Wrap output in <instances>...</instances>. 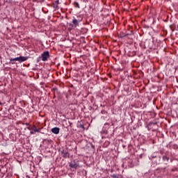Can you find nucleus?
Instances as JSON below:
<instances>
[{"label":"nucleus","instance_id":"f03ea898","mask_svg":"<svg viewBox=\"0 0 178 178\" xmlns=\"http://www.w3.org/2000/svg\"><path fill=\"white\" fill-rule=\"evenodd\" d=\"M79 20L74 19L72 20V24H70V26H71V29H76V27L79 26Z\"/></svg>","mask_w":178,"mask_h":178},{"label":"nucleus","instance_id":"f257e3e1","mask_svg":"<svg viewBox=\"0 0 178 178\" xmlns=\"http://www.w3.org/2000/svg\"><path fill=\"white\" fill-rule=\"evenodd\" d=\"M15 60H17V62H19V63L24 62L25 60H27V57L21 56V57H17V58L10 59L11 62H13Z\"/></svg>","mask_w":178,"mask_h":178},{"label":"nucleus","instance_id":"423d86ee","mask_svg":"<svg viewBox=\"0 0 178 178\" xmlns=\"http://www.w3.org/2000/svg\"><path fill=\"white\" fill-rule=\"evenodd\" d=\"M113 177H116V175H113Z\"/></svg>","mask_w":178,"mask_h":178},{"label":"nucleus","instance_id":"39448f33","mask_svg":"<svg viewBox=\"0 0 178 178\" xmlns=\"http://www.w3.org/2000/svg\"><path fill=\"white\" fill-rule=\"evenodd\" d=\"M33 131H35V132H38V129H37V128L35 127V128L33 129Z\"/></svg>","mask_w":178,"mask_h":178},{"label":"nucleus","instance_id":"20e7f679","mask_svg":"<svg viewBox=\"0 0 178 178\" xmlns=\"http://www.w3.org/2000/svg\"><path fill=\"white\" fill-rule=\"evenodd\" d=\"M51 132L54 133V134H59V128L58 127L52 128Z\"/></svg>","mask_w":178,"mask_h":178},{"label":"nucleus","instance_id":"7ed1b4c3","mask_svg":"<svg viewBox=\"0 0 178 178\" xmlns=\"http://www.w3.org/2000/svg\"><path fill=\"white\" fill-rule=\"evenodd\" d=\"M47 58H49V52L48 51H44L42 54V60L43 61L47 60Z\"/></svg>","mask_w":178,"mask_h":178}]
</instances>
